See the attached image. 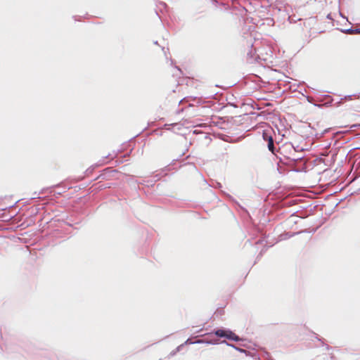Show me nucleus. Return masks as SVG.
Returning a JSON list of instances; mask_svg holds the SVG:
<instances>
[{
	"label": "nucleus",
	"mask_w": 360,
	"mask_h": 360,
	"mask_svg": "<svg viewBox=\"0 0 360 360\" xmlns=\"http://www.w3.org/2000/svg\"><path fill=\"white\" fill-rule=\"evenodd\" d=\"M229 330H223V329H219L217 330L214 333L218 337H224L226 338L227 333Z\"/></svg>",
	"instance_id": "obj_1"
},
{
	"label": "nucleus",
	"mask_w": 360,
	"mask_h": 360,
	"mask_svg": "<svg viewBox=\"0 0 360 360\" xmlns=\"http://www.w3.org/2000/svg\"><path fill=\"white\" fill-rule=\"evenodd\" d=\"M343 32L352 34H354V30L353 29H347L345 30H342Z\"/></svg>",
	"instance_id": "obj_4"
},
{
	"label": "nucleus",
	"mask_w": 360,
	"mask_h": 360,
	"mask_svg": "<svg viewBox=\"0 0 360 360\" xmlns=\"http://www.w3.org/2000/svg\"><path fill=\"white\" fill-rule=\"evenodd\" d=\"M203 342V340H197L196 342H195L194 343H202ZM191 344H193V342H190Z\"/></svg>",
	"instance_id": "obj_7"
},
{
	"label": "nucleus",
	"mask_w": 360,
	"mask_h": 360,
	"mask_svg": "<svg viewBox=\"0 0 360 360\" xmlns=\"http://www.w3.org/2000/svg\"><path fill=\"white\" fill-rule=\"evenodd\" d=\"M268 148L271 152L274 153V145L272 136H268Z\"/></svg>",
	"instance_id": "obj_3"
},
{
	"label": "nucleus",
	"mask_w": 360,
	"mask_h": 360,
	"mask_svg": "<svg viewBox=\"0 0 360 360\" xmlns=\"http://www.w3.org/2000/svg\"><path fill=\"white\" fill-rule=\"evenodd\" d=\"M268 136H271L268 134L266 132L263 133V139L267 141H268Z\"/></svg>",
	"instance_id": "obj_5"
},
{
	"label": "nucleus",
	"mask_w": 360,
	"mask_h": 360,
	"mask_svg": "<svg viewBox=\"0 0 360 360\" xmlns=\"http://www.w3.org/2000/svg\"><path fill=\"white\" fill-rule=\"evenodd\" d=\"M360 33V28L354 30V34H359Z\"/></svg>",
	"instance_id": "obj_6"
},
{
	"label": "nucleus",
	"mask_w": 360,
	"mask_h": 360,
	"mask_svg": "<svg viewBox=\"0 0 360 360\" xmlns=\"http://www.w3.org/2000/svg\"><path fill=\"white\" fill-rule=\"evenodd\" d=\"M226 338L229 339V340H234V341H238L239 340V338L235 333H233L231 330L228 331V333H227V335H226Z\"/></svg>",
	"instance_id": "obj_2"
}]
</instances>
